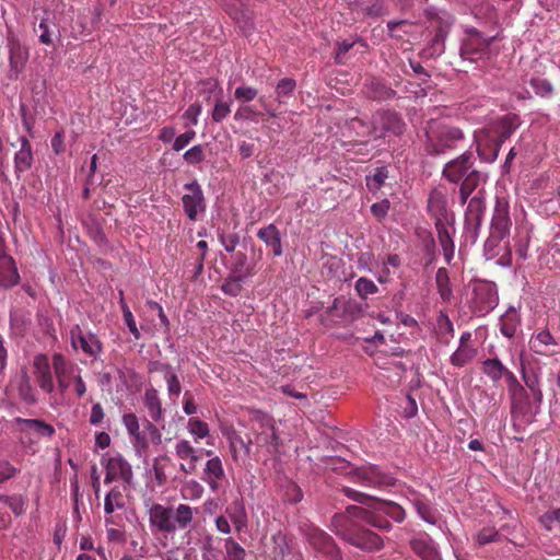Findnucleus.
I'll return each instance as SVG.
<instances>
[{
  "label": "nucleus",
  "instance_id": "nucleus-40",
  "mask_svg": "<svg viewBox=\"0 0 560 560\" xmlns=\"http://www.w3.org/2000/svg\"><path fill=\"white\" fill-rule=\"evenodd\" d=\"M412 506L421 520L431 525L436 524V514L425 500L417 497L412 500Z\"/></svg>",
  "mask_w": 560,
  "mask_h": 560
},
{
  "label": "nucleus",
  "instance_id": "nucleus-17",
  "mask_svg": "<svg viewBox=\"0 0 560 560\" xmlns=\"http://www.w3.org/2000/svg\"><path fill=\"white\" fill-rule=\"evenodd\" d=\"M51 366L57 380L58 389L63 394L69 388L70 380H73L74 364L66 360L61 353H54Z\"/></svg>",
  "mask_w": 560,
  "mask_h": 560
},
{
  "label": "nucleus",
  "instance_id": "nucleus-14",
  "mask_svg": "<svg viewBox=\"0 0 560 560\" xmlns=\"http://www.w3.org/2000/svg\"><path fill=\"white\" fill-rule=\"evenodd\" d=\"M472 165V153L467 151L444 166L443 177L453 184H457L469 174Z\"/></svg>",
  "mask_w": 560,
  "mask_h": 560
},
{
  "label": "nucleus",
  "instance_id": "nucleus-41",
  "mask_svg": "<svg viewBox=\"0 0 560 560\" xmlns=\"http://www.w3.org/2000/svg\"><path fill=\"white\" fill-rule=\"evenodd\" d=\"M454 325L452 319L445 314L440 313L438 317V335L442 342L450 343L451 339L454 337Z\"/></svg>",
  "mask_w": 560,
  "mask_h": 560
},
{
  "label": "nucleus",
  "instance_id": "nucleus-10",
  "mask_svg": "<svg viewBox=\"0 0 560 560\" xmlns=\"http://www.w3.org/2000/svg\"><path fill=\"white\" fill-rule=\"evenodd\" d=\"M175 456L182 460L179 470L185 475H191L198 468L200 450H197L187 439H179L174 445Z\"/></svg>",
  "mask_w": 560,
  "mask_h": 560
},
{
  "label": "nucleus",
  "instance_id": "nucleus-31",
  "mask_svg": "<svg viewBox=\"0 0 560 560\" xmlns=\"http://www.w3.org/2000/svg\"><path fill=\"white\" fill-rule=\"evenodd\" d=\"M373 510L382 512L396 523H401L406 517L404 509L399 504L392 501H384L377 499V502Z\"/></svg>",
  "mask_w": 560,
  "mask_h": 560
},
{
  "label": "nucleus",
  "instance_id": "nucleus-56",
  "mask_svg": "<svg viewBox=\"0 0 560 560\" xmlns=\"http://www.w3.org/2000/svg\"><path fill=\"white\" fill-rule=\"evenodd\" d=\"M230 103L222 98H218L212 110V119L215 122H222L230 115Z\"/></svg>",
  "mask_w": 560,
  "mask_h": 560
},
{
  "label": "nucleus",
  "instance_id": "nucleus-51",
  "mask_svg": "<svg viewBox=\"0 0 560 560\" xmlns=\"http://www.w3.org/2000/svg\"><path fill=\"white\" fill-rule=\"evenodd\" d=\"M162 370L164 371V378L167 384L170 396H178L182 389L178 377L171 372V366L168 364H162Z\"/></svg>",
  "mask_w": 560,
  "mask_h": 560
},
{
  "label": "nucleus",
  "instance_id": "nucleus-49",
  "mask_svg": "<svg viewBox=\"0 0 560 560\" xmlns=\"http://www.w3.org/2000/svg\"><path fill=\"white\" fill-rule=\"evenodd\" d=\"M354 290L362 300L378 292L376 284L365 277H361L355 281Z\"/></svg>",
  "mask_w": 560,
  "mask_h": 560
},
{
  "label": "nucleus",
  "instance_id": "nucleus-30",
  "mask_svg": "<svg viewBox=\"0 0 560 560\" xmlns=\"http://www.w3.org/2000/svg\"><path fill=\"white\" fill-rule=\"evenodd\" d=\"M482 180L481 174L471 170L469 174L463 179V183L459 188L460 203L466 205V201L471 196V194L479 187Z\"/></svg>",
  "mask_w": 560,
  "mask_h": 560
},
{
  "label": "nucleus",
  "instance_id": "nucleus-63",
  "mask_svg": "<svg viewBox=\"0 0 560 560\" xmlns=\"http://www.w3.org/2000/svg\"><path fill=\"white\" fill-rule=\"evenodd\" d=\"M195 138V131L194 130H187L184 133H180L179 136L174 138L173 141V150L174 151H180L185 147L189 144V142Z\"/></svg>",
  "mask_w": 560,
  "mask_h": 560
},
{
  "label": "nucleus",
  "instance_id": "nucleus-2",
  "mask_svg": "<svg viewBox=\"0 0 560 560\" xmlns=\"http://www.w3.org/2000/svg\"><path fill=\"white\" fill-rule=\"evenodd\" d=\"M197 513V509L183 503L178 504L176 509L152 503L148 510L149 524L152 530L163 535H173L178 530L187 529Z\"/></svg>",
  "mask_w": 560,
  "mask_h": 560
},
{
  "label": "nucleus",
  "instance_id": "nucleus-27",
  "mask_svg": "<svg viewBox=\"0 0 560 560\" xmlns=\"http://www.w3.org/2000/svg\"><path fill=\"white\" fill-rule=\"evenodd\" d=\"M255 270L246 267L245 272L229 277L222 285V291L230 296H237L242 292V283L255 275Z\"/></svg>",
  "mask_w": 560,
  "mask_h": 560
},
{
  "label": "nucleus",
  "instance_id": "nucleus-5",
  "mask_svg": "<svg viewBox=\"0 0 560 560\" xmlns=\"http://www.w3.org/2000/svg\"><path fill=\"white\" fill-rule=\"evenodd\" d=\"M70 343L74 350L81 349L92 359H97L103 353V342L94 332H84L78 324L69 331Z\"/></svg>",
  "mask_w": 560,
  "mask_h": 560
},
{
  "label": "nucleus",
  "instance_id": "nucleus-35",
  "mask_svg": "<svg viewBox=\"0 0 560 560\" xmlns=\"http://www.w3.org/2000/svg\"><path fill=\"white\" fill-rule=\"evenodd\" d=\"M187 432L192 435L194 442L210 436V427L205 420L198 418H189L186 424Z\"/></svg>",
  "mask_w": 560,
  "mask_h": 560
},
{
  "label": "nucleus",
  "instance_id": "nucleus-18",
  "mask_svg": "<svg viewBox=\"0 0 560 560\" xmlns=\"http://www.w3.org/2000/svg\"><path fill=\"white\" fill-rule=\"evenodd\" d=\"M34 377L38 387L46 394L55 389L54 378L50 371L48 358L45 354L36 355L33 362Z\"/></svg>",
  "mask_w": 560,
  "mask_h": 560
},
{
  "label": "nucleus",
  "instance_id": "nucleus-36",
  "mask_svg": "<svg viewBox=\"0 0 560 560\" xmlns=\"http://www.w3.org/2000/svg\"><path fill=\"white\" fill-rule=\"evenodd\" d=\"M509 395L511 398V410L512 412H524L528 407V396L525 388L521 385L518 387L512 388L509 390Z\"/></svg>",
  "mask_w": 560,
  "mask_h": 560
},
{
  "label": "nucleus",
  "instance_id": "nucleus-43",
  "mask_svg": "<svg viewBox=\"0 0 560 560\" xmlns=\"http://www.w3.org/2000/svg\"><path fill=\"white\" fill-rule=\"evenodd\" d=\"M366 86L369 89V95L376 100H387L395 95L392 88H387L377 79H371Z\"/></svg>",
  "mask_w": 560,
  "mask_h": 560
},
{
  "label": "nucleus",
  "instance_id": "nucleus-59",
  "mask_svg": "<svg viewBox=\"0 0 560 560\" xmlns=\"http://www.w3.org/2000/svg\"><path fill=\"white\" fill-rule=\"evenodd\" d=\"M18 472L19 469L9 460L0 458V483H4L14 478Z\"/></svg>",
  "mask_w": 560,
  "mask_h": 560
},
{
  "label": "nucleus",
  "instance_id": "nucleus-6",
  "mask_svg": "<svg viewBox=\"0 0 560 560\" xmlns=\"http://www.w3.org/2000/svg\"><path fill=\"white\" fill-rule=\"evenodd\" d=\"M427 28L434 35H447L455 24V16L443 8L428 5L423 10Z\"/></svg>",
  "mask_w": 560,
  "mask_h": 560
},
{
  "label": "nucleus",
  "instance_id": "nucleus-64",
  "mask_svg": "<svg viewBox=\"0 0 560 560\" xmlns=\"http://www.w3.org/2000/svg\"><path fill=\"white\" fill-rule=\"evenodd\" d=\"M257 90H255V88H249V86H241V88H236L235 92H234V96L241 101V102H250L253 100H255L257 97Z\"/></svg>",
  "mask_w": 560,
  "mask_h": 560
},
{
  "label": "nucleus",
  "instance_id": "nucleus-11",
  "mask_svg": "<svg viewBox=\"0 0 560 560\" xmlns=\"http://www.w3.org/2000/svg\"><path fill=\"white\" fill-rule=\"evenodd\" d=\"M306 541L317 551L327 555L331 560H340V551L334 538L318 528L305 533Z\"/></svg>",
  "mask_w": 560,
  "mask_h": 560
},
{
  "label": "nucleus",
  "instance_id": "nucleus-39",
  "mask_svg": "<svg viewBox=\"0 0 560 560\" xmlns=\"http://www.w3.org/2000/svg\"><path fill=\"white\" fill-rule=\"evenodd\" d=\"M505 366L497 358L487 359L482 362V372L493 382L498 383L504 374Z\"/></svg>",
  "mask_w": 560,
  "mask_h": 560
},
{
  "label": "nucleus",
  "instance_id": "nucleus-3",
  "mask_svg": "<svg viewBox=\"0 0 560 560\" xmlns=\"http://www.w3.org/2000/svg\"><path fill=\"white\" fill-rule=\"evenodd\" d=\"M424 151L431 155L444 154L457 148V143L464 139L460 128L450 124L443 118H433L427 121L424 128Z\"/></svg>",
  "mask_w": 560,
  "mask_h": 560
},
{
  "label": "nucleus",
  "instance_id": "nucleus-54",
  "mask_svg": "<svg viewBox=\"0 0 560 560\" xmlns=\"http://www.w3.org/2000/svg\"><path fill=\"white\" fill-rule=\"evenodd\" d=\"M388 177L386 167H377L373 175L366 177V185L370 189H380Z\"/></svg>",
  "mask_w": 560,
  "mask_h": 560
},
{
  "label": "nucleus",
  "instance_id": "nucleus-57",
  "mask_svg": "<svg viewBox=\"0 0 560 560\" xmlns=\"http://www.w3.org/2000/svg\"><path fill=\"white\" fill-rule=\"evenodd\" d=\"M475 294L478 299L485 298V305L479 306V310H492L495 304V293L489 288H479L475 290Z\"/></svg>",
  "mask_w": 560,
  "mask_h": 560
},
{
  "label": "nucleus",
  "instance_id": "nucleus-1",
  "mask_svg": "<svg viewBox=\"0 0 560 560\" xmlns=\"http://www.w3.org/2000/svg\"><path fill=\"white\" fill-rule=\"evenodd\" d=\"M331 525L342 539L369 552L382 549L384 541L368 526L384 532L392 529V524L386 518L358 505H349L343 513L334 515Z\"/></svg>",
  "mask_w": 560,
  "mask_h": 560
},
{
  "label": "nucleus",
  "instance_id": "nucleus-37",
  "mask_svg": "<svg viewBox=\"0 0 560 560\" xmlns=\"http://www.w3.org/2000/svg\"><path fill=\"white\" fill-rule=\"evenodd\" d=\"M20 275L14 259L11 257V266H0V285L9 289L19 283Z\"/></svg>",
  "mask_w": 560,
  "mask_h": 560
},
{
  "label": "nucleus",
  "instance_id": "nucleus-22",
  "mask_svg": "<svg viewBox=\"0 0 560 560\" xmlns=\"http://www.w3.org/2000/svg\"><path fill=\"white\" fill-rule=\"evenodd\" d=\"M257 237L262 241L267 247H270L275 257H279L283 254L281 232L273 223L260 228L257 231Z\"/></svg>",
  "mask_w": 560,
  "mask_h": 560
},
{
  "label": "nucleus",
  "instance_id": "nucleus-16",
  "mask_svg": "<svg viewBox=\"0 0 560 560\" xmlns=\"http://www.w3.org/2000/svg\"><path fill=\"white\" fill-rule=\"evenodd\" d=\"M105 468V483H112L118 479L124 480L128 485L131 483L133 477L131 465L121 455L107 458Z\"/></svg>",
  "mask_w": 560,
  "mask_h": 560
},
{
  "label": "nucleus",
  "instance_id": "nucleus-42",
  "mask_svg": "<svg viewBox=\"0 0 560 560\" xmlns=\"http://www.w3.org/2000/svg\"><path fill=\"white\" fill-rule=\"evenodd\" d=\"M477 354V349L472 346H459L451 355V363L455 366H464L470 362Z\"/></svg>",
  "mask_w": 560,
  "mask_h": 560
},
{
  "label": "nucleus",
  "instance_id": "nucleus-26",
  "mask_svg": "<svg viewBox=\"0 0 560 560\" xmlns=\"http://www.w3.org/2000/svg\"><path fill=\"white\" fill-rule=\"evenodd\" d=\"M448 223L445 221H436L435 228L438 232L439 242L442 246L445 261L451 264L455 254V244L452 237V232L448 229Z\"/></svg>",
  "mask_w": 560,
  "mask_h": 560
},
{
  "label": "nucleus",
  "instance_id": "nucleus-32",
  "mask_svg": "<svg viewBox=\"0 0 560 560\" xmlns=\"http://www.w3.org/2000/svg\"><path fill=\"white\" fill-rule=\"evenodd\" d=\"M520 325V317L516 311H506L500 318V331L508 338L514 337Z\"/></svg>",
  "mask_w": 560,
  "mask_h": 560
},
{
  "label": "nucleus",
  "instance_id": "nucleus-25",
  "mask_svg": "<svg viewBox=\"0 0 560 560\" xmlns=\"http://www.w3.org/2000/svg\"><path fill=\"white\" fill-rule=\"evenodd\" d=\"M143 406L148 411L150 421L153 423H160L164 419V410L162 402L159 398V393L155 388H147L143 395Z\"/></svg>",
  "mask_w": 560,
  "mask_h": 560
},
{
  "label": "nucleus",
  "instance_id": "nucleus-7",
  "mask_svg": "<svg viewBox=\"0 0 560 560\" xmlns=\"http://www.w3.org/2000/svg\"><path fill=\"white\" fill-rule=\"evenodd\" d=\"M255 421L260 424L261 432L256 436V443L258 446L266 447L269 454L278 453L280 445V438L276 432L273 419L264 412H256L254 417Z\"/></svg>",
  "mask_w": 560,
  "mask_h": 560
},
{
  "label": "nucleus",
  "instance_id": "nucleus-20",
  "mask_svg": "<svg viewBox=\"0 0 560 560\" xmlns=\"http://www.w3.org/2000/svg\"><path fill=\"white\" fill-rule=\"evenodd\" d=\"M427 209L429 213L435 218L436 221H448V199L447 196L435 189L429 194V200L427 201Z\"/></svg>",
  "mask_w": 560,
  "mask_h": 560
},
{
  "label": "nucleus",
  "instance_id": "nucleus-38",
  "mask_svg": "<svg viewBox=\"0 0 560 560\" xmlns=\"http://www.w3.org/2000/svg\"><path fill=\"white\" fill-rule=\"evenodd\" d=\"M363 314V308L361 304L352 300H346L343 298L342 303V312L337 313L338 320H355V318H360Z\"/></svg>",
  "mask_w": 560,
  "mask_h": 560
},
{
  "label": "nucleus",
  "instance_id": "nucleus-46",
  "mask_svg": "<svg viewBox=\"0 0 560 560\" xmlns=\"http://www.w3.org/2000/svg\"><path fill=\"white\" fill-rule=\"evenodd\" d=\"M485 209V192L482 189H479L478 192L469 199L467 211L472 214L477 223H479Z\"/></svg>",
  "mask_w": 560,
  "mask_h": 560
},
{
  "label": "nucleus",
  "instance_id": "nucleus-47",
  "mask_svg": "<svg viewBox=\"0 0 560 560\" xmlns=\"http://www.w3.org/2000/svg\"><path fill=\"white\" fill-rule=\"evenodd\" d=\"M343 494L349 498L350 500L358 502L362 505H365L369 509H374L375 504L377 502V499L374 497H371L369 494H365L363 492L357 491L352 488L345 487L342 489Z\"/></svg>",
  "mask_w": 560,
  "mask_h": 560
},
{
  "label": "nucleus",
  "instance_id": "nucleus-15",
  "mask_svg": "<svg viewBox=\"0 0 560 560\" xmlns=\"http://www.w3.org/2000/svg\"><path fill=\"white\" fill-rule=\"evenodd\" d=\"M518 126V118L516 115H504L483 129L485 135H488L492 140L495 139L501 144L514 132Z\"/></svg>",
  "mask_w": 560,
  "mask_h": 560
},
{
  "label": "nucleus",
  "instance_id": "nucleus-21",
  "mask_svg": "<svg viewBox=\"0 0 560 560\" xmlns=\"http://www.w3.org/2000/svg\"><path fill=\"white\" fill-rule=\"evenodd\" d=\"M21 147L14 154V171L18 178L28 172L34 163L33 150L31 142L22 137Z\"/></svg>",
  "mask_w": 560,
  "mask_h": 560
},
{
  "label": "nucleus",
  "instance_id": "nucleus-12",
  "mask_svg": "<svg viewBox=\"0 0 560 560\" xmlns=\"http://www.w3.org/2000/svg\"><path fill=\"white\" fill-rule=\"evenodd\" d=\"M511 220L509 214V206L502 199H498L491 220V235L488 242L492 240L502 241L510 232Z\"/></svg>",
  "mask_w": 560,
  "mask_h": 560
},
{
  "label": "nucleus",
  "instance_id": "nucleus-44",
  "mask_svg": "<svg viewBox=\"0 0 560 560\" xmlns=\"http://www.w3.org/2000/svg\"><path fill=\"white\" fill-rule=\"evenodd\" d=\"M125 508V499L119 488H113L105 498V512L106 514H113L115 510H121Z\"/></svg>",
  "mask_w": 560,
  "mask_h": 560
},
{
  "label": "nucleus",
  "instance_id": "nucleus-62",
  "mask_svg": "<svg viewBox=\"0 0 560 560\" xmlns=\"http://www.w3.org/2000/svg\"><path fill=\"white\" fill-rule=\"evenodd\" d=\"M389 207V201L387 199H382L381 201L372 203L371 212L378 221H382L387 215Z\"/></svg>",
  "mask_w": 560,
  "mask_h": 560
},
{
  "label": "nucleus",
  "instance_id": "nucleus-33",
  "mask_svg": "<svg viewBox=\"0 0 560 560\" xmlns=\"http://www.w3.org/2000/svg\"><path fill=\"white\" fill-rule=\"evenodd\" d=\"M555 343L553 336L549 330H540L529 340V348L538 354H546L547 348Z\"/></svg>",
  "mask_w": 560,
  "mask_h": 560
},
{
  "label": "nucleus",
  "instance_id": "nucleus-53",
  "mask_svg": "<svg viewBox=\"0 0 560 560\" xmlns=\"http://www.w3.org/2000/svg\"><path fill=\"white\" fill-rule=\"evenodd\" d=\"M231 453L235 462L238 460V447L244 451V455L250 454L252 440L245 441L242 436L236 435L230 440Z\"/></svg>",
  "mask_w": 560,
  "mask_h": 560
},
{
  "label": "nucleus",
  "instance_id": "nucleus-24",
  "mask_svg": "<svg viewBox=\"0 0 560 560\" xmlns=\"http://www.w3.org/2000/svg\"><path fill=\"white\" fill-rule=\"evenodd\" d=\"M225 477L222 459L219 456H214L206 462V468H203V480L210 486L213 491H217L220 487V481Z\"/></svg>",
  "mask_w": 560,
  "mask_h": 560
},
{
  "label": "nucleus",
  "instance_id": "nucleus-52",
  "mask_svg": "<svg viewBox=\"0 0 560 560\" xmlns=\"http://www.w3.org/2000/svg\"><path fill=\"white\" fill-rule=\"evenodd\" d=\"M295 89V81L293 79H281L276 85V100L279 103L284 102V98L288 95H292V92Z\"/></svg>",
  "mask_w": 560,
  "mask_h": 560
},
{
  "label": "nucleus",
  "instance_id": "nucleus-48",
  "mask_svg": "<svg viewBox=\"0 0 560 560\" xmlns=\"http://www.w3.org/2000/svg\"><path fill=\"white\" fill-rule=\"evenodd\" d=\"M271 540L273 542L271 552L273 559L284 560L290 552L285 536L283 534H273Z\"/></svg>",
  "mask_w": 560,
  "mask_h": 560
},
{
  "label": "nucleus",
  "instance_id": "nucleus-34",
  "mask_svg": "<svg viewBox=\"0 0 560 560\" xmlns=\"http://www.w3.org/2000/svg\"><path fill=\"white\" fill-rule=\"evenodd\" d=\"M435 280L441 299L446 303L451 302L453 290L447 269L444 267L439 268Z\"/></svg>",
  "mask_w": 560,
  "mask_h": 560
},
{
  "label": "nucleus",
  "instance_id": "nucleus-58",
  "mask_svg": "<svg viewBox=\"0 0 560 560\" xmlns=\"http://www.w3.org/2000/svg\"><path fill=\"white\" fill-rule=\"evenodd\" d=\"M26 499L21 494L10 495L9 500H7V506L14 513V515L20 516L25 512Z\"/></svg>",
  "mask_w": 560,
  "mask_h": 560
},
{
  "label": "nucleus",
  "instance_id": "nucleus-45",
  "mask_svg": "<svg viewBox=\"0 0 560 560\" xmlns=\"http://www.w3.org/2000/svg\"><path fill=\"white\" fill-rule=\"evenodd\" d=\"M225 546V560H245L246 550L245 548L235 539L229 538L224 539Z\"/></svg>",
  "mask_w": 560,
  "mask_h": 560
},
{
  "label": "nucleus",
  "instance_id": "nucleus-28",
  "mask_svg": "<svg viewBox=\"0 0 560 560\" xmlns=\"http://www.w3.org/2000/svg\"><path fill=\"white\" fill-rule=\"evenodd\" d=\"M412 551L422 560H442L436 547L423 538H413L410 540Z\"/></svg>",
  "mask_w": 560,
  "mask_h": 560
},
{
  "label": "nucleus",
  "instance_id": "nucleus-9",
  "mask_svg": "<svg viewBox=\"0 0 560 560\" xmlns=\"http://www.w3.org/2000/svg\"><path fill=\"white\" fill-rule=\"evenodd\" d=\"M353 479L365 487L384 488L394 486L395 479L375 465L362 466L354 470Z\"/></svg>",
  "mask_w": 560,
  "mask_h": 560
},
{
  "label": "nucleus",
  "instance_id": "nucleus-23",
  "mask_svg": "<svg viewBox=\"0 0 560 560\" xmlns=\"http://www.w3.org/2000/svg\"><path fill=\"white\" fill-rule=\"evenodd\" d=\"M477 142V152L479 156L486 162H493L499 154L501 143L495 139H491L485 131L481 130L475 133Z\"/></svg>",
  "mask_w": 560,
  "mask_h": 560
},
{
  "label": "nucleus",
  "instance_id": "nucleus-29",
  "mask_svg": "<svg viewBox=\"0 0 560 560\" xmlns=\"http://www.w3.org/2000/svg\"><path fill=\"white\" fill-rule=\"evenodd\" d=\"M16 421L22 432H34L38 436H51L55 433L52 425L43 420L18 419Z\"/></svg>",
  "mask_w": 560,
  "mask_h": 560
},
{
  "label": "nucleus",
  "instance_id": "nucleus-8",
  "mask_svg": "<svg viewBox=\"0 0 560 560\" xmlns=\"http://www.w3.org/2000/svg\"><path fill=\"white\" fill-rule=\"evenodd\" d=\"M184 189L186 191L182 197L184 212L189 220L195 221L198 219V212L207 209L205 194L196 180L185 184Z\"/></svg>",
  "mask_w": 560,
  "mask_h": 560
},
{
  "label": "nucleus",
  "instance_id": "nucleus-50",
  "mask_svg": "<svg viewBox=\"0 0 560 560\" xmlns=\"http://www.w3.org/2000/svg\"><path fill=\"white\" fill-rule=\"evenodd\" d=\"M538 523L547 530L552 532L556 526L560 527V508L550 510L538 517Z\"/></svg>",
  "mask_w": 560,
  "mask_h": 560
},
{
  "label": "nucleus",
  "instance_id": "nucleus-60",
  "mask_svg": "<svg viewBox=\"0 0 560 560\" xmlns=\"http://www.w3.org/2000/svg\"><path fill=\"white\" fill-rule=\"evenodd\" d=\"M529 84L540 97H547L553 91L551 83L544 79H532Z\"/></svg>",
  "mask_w": 560,
  "mask_h": 560
},
{
  "label": "nucleus",
  "instance_id": "nucleus-61",
  "mask_svg": "<svg viewBox=\"0 0 560 560\" xmlns=\"http://www.w3.org/2000/svg\"><path fill=\"white\" fill-rule=\"evenodd\" d=\"M303 498L302 490L295 482H289L284 489V499L292 504L299 503Z\"/></svg>",
  "mask_w": 560,
  "mask_h": 560
},
{
  "label": "nucleus",
  "instance_id": "nucleus-19",
  "mask_svg": "<svg viewBox=\"0 0 560 560\" xmlns=\"http://www.w3.org/2000/svg\"><path fill=\"white\" fill-rule=\"evenodd\" d=\"M8 46L10 49V70L8 77L10 80H18L28 59V51L15 37L9 38Z\"/></svg>",
  "mask_w": 560,
  "mask_h": 560
},
{
  "label": "nucleus",
  "instance_id": "nucleus-13",
  "mask_svg": "<svg viewBox=\"0 0 560 560\" xmlns=\"http://www.w3.org/2000/svg\"><path fill=\"white\" fill-rule=\"evenodd\" d=\"M372 127L374 132H392L398 136L402 133L405 124L396 112L378 110L372 117Z\"/></svg>",
  "mask_w": 560,
  "mask_h": 560
},
{
  "label": "nucleus",
  "instance_id": "nucleus-55",
  "mask_svg": "<svg viewBox=\"0 0 560 560\" xmlns=\"http://www.w3.org/2000/svg\"><path fill=\"white\" fill-rule=\"evenodd\" d=\"M183 159L190 165L200 164L205 161V148L201 144L194 145L184 153Z\"/></svg>",
  "mask_w": 560,
  "mask_h": 560
},
{
  "label": "nucleus",
  "instance_id": "nucleus-4",
  "mask_svg": "<svg viewBox=\"0 0 560 560\" xmlns=\"http://www.w3.org/2000/svg\"><path fill=\"white\" fill-rule=\"evenodd\" d=\"M122 423L130 435V442L139 455L147 453L149 444L155 445L162 443V433L160 429L150 420H142V429L138 417L135 413H127L122 417Z\"/></svg>",
  "mask_w": 560,
  "mask_h": 560
}]
</instances>
